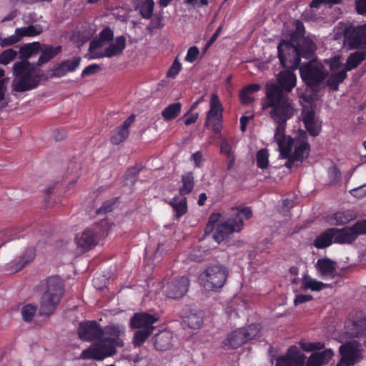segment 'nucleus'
<instances>
[{"instance_id": "obj_2", "label": "nucleus", "mask_w": 366, "mask_h": 366, "mask_svg": "<svg viewBox=\"0 0 366 366\" xmlns=\"http://www.w3.org/2000/svg\"><path fill=\"white\" fill-rule=\"evenodd\" d=\"M300 77L307 88L302 98L307 103H312L318 99V93L322 89V85L328 76V71L324 64L315 59H311L298 67Z\"/></svg>"}, {"instance_id": "obj_62", "label": "nucleus", "mask_w": 366, "mask_h": 366, "mask_svg": "<svg viewBox=\"0 0 366 366\" xmlns=\"http://www.w3.org/2000/svg\"><path fill=\"white\" fill-rule=\"evenodd\" d=\"M325 61L330 66L331 71L337 70L342 66L340 59L337 56L327 59Z\"/></svg>"}, {"instance_id": "obj_42", "label": "nucleus", "mask_w": 366, "mask_h": 366, "mask_svg": "<svg viewBox=\"0 0 366 366\" xmlns=\"http://www.w3.org/2000/svg\"><path fill=\"white\" fill-rule=\"evenodd\" d=\"M257 167L265 169L269 166V151L266 148L259 149L256 154Z\"/></svg>"}, {"instance_id": "obj_26", "label": "nucleus", "mask_w": 366, "mask_h": 366, "mask_svg": "<svg viewBox=\"0 0 366 366\" xmlns=\"http://www.w3.org/2000/svg\"><path fill=\"white\" fill-rule=\"evenodd\" d=\"M104 335L108 336L106 338L110 339L118 347L124 346V341L119 338L121 335L124 332V327L123 326L120 325H108L104 329Z\"/></svg>"}, {"instance_id": "obj_25", "label": "nucleus", "mask_w": 366, "mask_h": 366, "mask_svg": "<svg viewBox=\"0 0 366 366\" xmlns=\"http://www.w3.org/2000/svg\"><path fill=\"white\" fill-rule=\"evenodd\" d=\"M133 5L134 10L138 11L143 19L152 18L154 7L153 0H134Z\"/></svg>"}, {"instance_id": "obj_56", "label": "nucleus", "mask_w": 366, "mask_h": 366, "mask_svg": "<svg viewBox=\"0 0 366 366\" xmlns=\"http://www.w3.org/2000/svg\"><path fill=\"white\" fill-rule=\"evenodd\" d=\"M199 55V50L197 46H192L187 50L185 61L189 63L194 62Z\"/></svg>"}, {"instance_id": "obj_11", "label": "nucleus", "mask_w": 366, "mask_h": 366, "mask_svg": "<svg viewBox=\"0 0 366 366\" xmlns=\"http://www.w3.org/2000/svg\"><path fill=\"white\" fill-rule=\"evenodd\" d=\"M77 332L79 339L86 342L99 340L104 336V329L95 320H85L80 322Z\"/></svg>"}, {"instance_id": "obj_33", "label": "nucleus", "mask_w": 366, "mask_h": 366, "mask_svg": "<svg viewBox=\"0 0 366 366\" xmlns=\"http://www.w3.org/2000/svg\"><path fill=\"white\" fill-rule=\"evenodd\" d=\"M327 287L328 285L312 279L307 274H305L302 280L301 288L304 290H311L312 291L318 292Z\"/></svg>"}, {"instance_id": "obj_34", "label": "nucleus", "mask_w": 366, "mask_h": 366, "mask_svg": "<svg viewBox=\"0 0 366 366\" xmlns=\"http://www.w3.org/2000/svg\"><path fill=\"white\" fill-rule=\"evenodd\" d=\"M366 59V51H357L352 54H351L346 62L345 68L344 69L347 72L348 71H351L358 65L360 64L362 61H363Z\"/></svg>"}, {"instance_id": "obj_28", "label": "nucleus", "mask_w": 366, "mask_h": 366, "mask_svg": "<svg viewBox=\"0 0 366 366\" xmlns=\"http://www.w3.org/2000/svg\"><path fill=\"white\" fill-rule=\"evenodd\" d=\"M172 335L167 331H162L153 337L154 346L156 350L165 351L172 347Z\"/></svg>"}, {"instance_id": "obj_13", "label": "nucleus", "mask_w": 366, "mask_h": 366, "mask_svg": "<svg viewBox=\"0 0 366 366\" xmlns=\"http://www.w3.org/2000/svg\"><path fill=\"white\" fill-rule=\"evenodd\" d=\"M330 229L335 244H351L357 238L358 235L362 234L358 222L351 227H345L341 229L332 227Z\"/></svg>"}, {"instance_id": "obj_49", "label": "nucleus", "mask_w": 366, "mask_h": 366, "mask_svg": "<svg viewBox=\"0 0 366 366\" xmlns=\"http://www.w3.org/2000/svg\"><path fill=\"white\" fill-rule=\"evenodd\" d=\"M286 125L287 124H277L274 138L278 145L283 144L287 139L285 135Z\"/></svg>"}, {"instance_id": "obj_18", "label": "nucleus", "mask_w": 366, "mask_h": 366, "mask_svg": "<svg viewBox=\"0 0 366 366\" xmlns=\"http://www.w3.org/2000/svg\"><path fill=\"white\" fill-rule=\"evenodd\" d=\"M158 319L147 312H137L130 319L129 326L132 329L154 330V324Z\"/></svg>"}, {"instance_id": "obj_55", "label": "nucleus", "mask_w": 366, "mask_h": 366, "mask_svg": "<svg viewBox=\"0 0 366 366\" xmlns=\"http://www.w3.org/2000/svg\"><path fill=\"white\" fill-rule=\"evenodd\" d=\"M139 172L140 170L135 167L128 169L124 175V179L127 184L131 183V184H134L137 179Z\"/></svg>"}, {"instance_id": "obj_21", "label": "nucleus", "mask_w": 366, "mask_h": 366, "mask_svg": "<svg viewBox=\"0 0 366 366\" xmlns=\"http://www.w3.org/2000/svg\"><path fill=\"white\" fill-rule=\"evenodd\" d=\"M39 48L41 55L37 61V66H42L49 62L62 51V46L61 45L53 46L50 44H40Z\"/></svg>"}, {"instance_id": "obj_44", "label": "nucleus", "mask_w": 366, "mask_h": 366, "mask_svg": "<svg viewBox=\"0 0 366 366\" xmlns=\"http://www.w3.org/2000/svg\"><path fill=\"white\" fill-rule=\"evenodd\" d=\"M36 306L32 304H27L24 305L21 310L22 319L26 322H30L34 319L36 313Z\"/></svg>"}, {"instance_id": "obj_30", "label": "nucleus", "mask_w": 366, "mask_h": 366, "mask_svg": "<svg viewBox=\"0 0 366 366\" xmlns=\"http://www.w3.org/2000/svg\"><path fill=\"white\" fill-rule=\"evenodd\" d=\"M169 204L172 207L177 219H179L187 212V201L184 196H176L170 200Z\"/></svg>"}, {"instance_id": "obj_12", "label": "nucleus", "mask_w": 366, "mask_h": 366, "mask_svg": "<svg viewBox=\"0 0 366 366\" xmlns=\"http://www.w3.org/2000/svg\"><path fill=\"white\" fill-rule=\"evenodd\" d=\"M189 285L187 277L182 276L172 279L163 287V292L169 299H179L185 295Z\"/></svg>"}, {"instance_id": "obj_5", "label": "nucleus", "mask_w": 366, "mask_h": 366, "mask_svg": "<svg viewBox=\"0 0 366 366\" xmlns=\"http://www.w3.org/2000/svg\"><path fill=\"white\" fill-rule=\"evenodd\" d=\"M237 212L224 222L217 224L213 239L218 244L227 239L234 232H239L244 228V219H249L252 217V212L248 207H237Z\"/></svg>"}, {"instance_id": "obj_64", "label": "nucleus", "mask_w": 366, "mask_h": 366, "mask_svg": "<svg viewBox=\"0 0 366 366\" xmlns=\"http://www.w3.org/2000/svg\"><path fill=\"white\" fill-rule=\"evenodd\" d=\"M305 366H322L321 360L318 358V356L313 352L308 358Z\"/></svg>"}, {"instance_id": "obj_15", "label": "nucleus", "mask_w": 366, "mask_h": 366, "mask_svg": "<svg viewBox=\"0 0 366 366\" xmlns=\"http://www.w3.org/2000/svg\"><path fill=\"white\" fill-rule=\"evenodd\" d=\"M345 37L351 49H366V24L346 27Z\"/></svg>"}, {"instance_id": "obj_22", "label": "nucleus", "mask_w": 366, "mask_h": 366, "mask_svg": "<svg viewBox=\"0 0 366 366\" xmlns=\"http://www.w3.org/2000/svg\"><path fill=\"white\" fill-rule=\"evenodd\" d=\"M287 71H280L277 81L279 85H277L283 92H290L296 86L297 76L292 71L289 69Z\"/></svg>"}, {"instance_id": "obj_35", "label": "nucleus", "mask_w": 366, "mask_h": 366, "mask_svg": "<svg viewBox=\"0 0 366 366\" xmlns=\"http://www.w3.org/2000/svg\"><path fill=\"white\" fill-rule=\"evenodd\" d=\"M182 185L179 187L181 196L190 194L194 187V177L192 172H186L182 175Z\"/></svg>"}, {"instance_id": "obj_38", "label": "nucleus", "mask_w": 366, "mask_h": 366, "mask_svg": "<svg viewBox=\"0 0 366 366\" xmlns=\"http://www.w3.org/2000/svg\"><path fill=\"white\" fill-rule=\"evenodd\" d=\"M184 322L189 328L194 330L198 329L202 326L204 322L203 313L202 312H191L184 317Z\"/></svg>"}, {"instance_id": "obj_59", "label": "nucleus", "mask_w": 366, "mask_h": 366, "mask_svg": "<svg viewBox=\"0 0 366 366\" xmlns=\"http://www.w3.org/2000/svg\"><path fill=\"white\" fill-rule=\"evenodd\" d=\"M220 218V213H212L209 217L208 223L205 228V232L208 233L212 231L214 225L219 221Z\"/></svg>"}, {"instance_id": "obj_53", "label": "nucleus", "mask_w": 366, "mask_h": 366, "mask_svg": "<svg viewBox=\"0 0 366 366\" xmlns=\"http://www.w3.org/2000/svg\"><path fill=\"white\" fill-rule=\"evenodd\" d=\"M328 178L332 184H336L340 181L341 172L337 166L330 167L327 170Z\"/></svg>"}, {"instance_id": "obj_23", "label": "nucleus", "mask_w": 366, "mask_h": 366, "mask_svg": "<svg viewBox=\"0 0 366 366\" xmlns=\"http://www.w3.org/2000/svg\"><path fill=\"white\" fill-rule=\"evenodd\" d=\"M222 105L219 99L218 96L216 94H212L210 99V109L207 112V121L220 122L222 118Z\"/></svg>"}, {"instance_id": "obj_32", "label": "nucleus", "mask_w": 366, "mask_h": 366, "mask_svg": "<svg viewBox=\"0 0 366 366\" xmlns=\"http://www.w3.org/2000/svg\"><path fill=\"white\" fill-rule=\"evenodd\" d=\"M332 237L331 229H327L316 237L313 245L318 249L327 248L334 243Z\"/></svg>"}, {"instance_id": "obj_10", "label": "nucleus", "mask_w": 366, "mask_h": 366, "mask_svg": "<svg viewBox=\"0 0 366 366\" xmlns=\"http://www.w3.org/2000/svg\"><path fill=\"white\" fill-rule=\"evenodd\" d=\"M104 234L105 229L100 224H94L84 230L79 237H76L77 246L85 251L90 250L97 244L99 239Z\"/></svg>"}, {"instance_id": "obj_4", "label": "nucleus", "mask_w": 366, "mask_h": 366, "mask_svg": "<svg viewBox=\"0 0 366 366\" xmlns=\"http://www.w3.org/2000/svg\"><path fill=\"white\" fill-rule=\"evenodd\" d=\"M13 74L16 79L13 80L11 86L16 92L34 89L41 81H46V74L36 69L26 59H21L14 64Z\"/></svg>"}, {"instance_id": "obj_47", "label": "nucleus", "mask_w": 366, "mask_h": 366, "mask_svg": "<svg viewBox=\"0 0 366 366\" xmlns=\"http://www.w3.org/2000/svg\"><path fill=\"white\" fill-rule=\"evenodd\" d=\"M353 327H355V330L351 335L355 337H358L366 331V317L362 316L358 320L353 321Z\"/></svg>"}, {"instance_id": "obj_54", "label": "nucleus", "mask_w": 366, "mask_h": 366, "mask_svg": "<svg viewBox=\"0 0 366 366\" xmlns=\"http://www.w3.org/2000/svg\"><path fill=\"white\" fill-rule=\"evenodd\" d=\"M99 350L97 349L96 345L92 348L83 350L81 354V358L84 360L94 359L99 360Z\"/></svg>"}, {"instance_id": "obj_31", "label": "nucleus", "mask_w": 366, "mask_h": 366, "mask_svg": "<svg viewBox=\"0 0 366 366\" xmlns=\"http://www.w3.org/2000/svg\"><path fill=\"white\" fill-rule=\"evenodd\" d=\"M347 71L343 69L337 72H333L330 75L328 74L326 78L327 86L331 91H337L339 85L347 78Z\"/></svg>"}, {"instance_id": "obj_48", "label": "nucleus", "mask_w": 366, "mask_h": 366, "mask_svg": "<svg viewBox=\"0 0 366 366\" xmlns=\"http://www.w3.org/2000/svg\"><path fill=\"white\" fill-rule=\"evenodd\" d=\"M18 53L13 49L4 50L0 54V64L7 65L12 61L17 56Z\"/></svg>"}, {"instance_id": "obj_46", "label": "nucleus", "mask_w": 366, "mask_h": 366, "mask_svg": "<svg viewBox=\"0 0 366 366\" xmlns=\"http://www.w3.org/2000/svg\"><path fill=\"white\" fill-rule=\"evenodd\" d=\"M300 347L305 352H312L316 350H320L325 347V344L321 342H309L304 340H301L299 342Z\"/></svg>"}, {"instance_id": "obj_52", "label": "nucleus", "mask_w": 366, "mask_h": 366, "mask_svg": "<svg viewBox=\"0 0 366 366\" xmlns=\"http://www.w3.org/2000/svg\"><path fill=\"white\" fill-rule=\"evenodd\" d=\"M20 41H21L20 36L17 34V30L16 29L14 34L11 35L6 38L0 37V46L1 47H5V46L13 45L16 43L19 42Z\"/></svg>"}, {"instance_id": "obj_43", "label": "nucleus", "mask_w": 366, "mask_h": 366, "mask_svg": "<svg viewBox=\"0 0 366 366\" xmlns=\"http://www.w3.org/2000/svg\"><path fill=\"white\" fill-rule=\"evenodd\" d=\"M330 219L333 224L342 225L349 222L351 219H352V217L345 212H338L334 213L331 216Z\"/></svg>"}, {"instance_id": "obj_29", "label": "nucleus", "mask_w": 366, "mask_h": 366, "mask_svg": "<svg viewBox=\"0 0 366 366\" xmlns=\"http://www.w3.org/2000/svg\"><path fill=\"white\" fill-rule=\"evenodd\" d=\"M316 268L322 277H334L336 272V263L329 258H322L317 260Z\"/></svg>"}, {"instance_id": "obj_39", "label": "nucleus", "mask_w": 366, "mask_h": 366, "mask_svg": "<svg viewBox=\"0 0 366 366\" xmlns=\"http://www.w3.org/2000/svg\"><path fill=\"white\" fill-rule=\"evenodd\" d=\"M182 104L175 102L169 104L162 112V116L165 121H169L175 119L181 112Z\"/></svg>"}, {"instance_id": "obj_16", "label": "nucleus", "mask_w": 366, "mask_h": 366, "mask_svg": "<svg viewBox=\"0 0 366 366\" xmlns=\"http://www.w3.org/2000/svg\"><path fill=\"white\" fill-rule=\"evenodd\" d=\"M306 356L295 346H290L284 355L276 359L275 366H305Z\"/></svg>"}, {"instance_id": "obj_27", "label": "nucleus", "mask_w": 366, "mask_h": 366, "mask_svg": "<svg viewBox=\"0 0 366 366\" xmlns=\"http://www.w3.org/2000/svg\"><path fill=\"white\" fill-rule=\"evenodd\" d=\"M36 255L34 248H27L24 253L12 262V268L15 272L21 270L26 264L33 261Z\"/></svg>"}, {"instance_id": "obj_7", "label": "nucleus", "mask_w": 366, "mask_h": 366, "mask_svg": "<svg viewBox=\"0 0 366 366\" xmlns=\"http://www.w3.org/2000/svg\"><path fill=\"white\" fill-rule=\"evenodd\" d=\"M259 332L260 326L258 324H251L246 327L239 328L227 335L223 341L224 347L227 350L238 348L257 337Z\"/></svg>"}, {"instance_id": "obj_63", "label": "nucleus", "mask_w": 366, "mask_h": 366, "mask_svg": "<svg viewBox=\"0 0 366 366\" xmlns=\"http://www.w3.org/2000/svg\"><path fill=\"white\" fill-rule=\"evenodd\" d=\"M114 205V202H111V201L105 202L100 208L97 209L96 214L99 215V214H105L109 212H111L113 209Z\"/></svg>"}, {"instance_id": "obj_60", "label": "nucleus", "mask_w": 366, "mask_h": 366, "mask_svg": "<svg viewBox=\"0 0 366 366\" xmlns=\"http://www.w3.org/2000/svg\"><path fill=\"white\" fill-rule=\"evenodd\" d=\"M104 43L112 41L114 38V32L109 27L103 29L98 36Z\"/></svg>"}, {"instance_id": "obj_14", "label": "nucleus", "mask_w": 366, "mask_h": 366, "mask_svg": "<svg viewBox=\"0 0 366 366\" xmlns=\"http://www.w3.org/2000/svg\"><path fill=\"white\" fill-rule=\"evenodd\" d=\"M81 61L80 56H75L71 59H66L59 64H56L48 71L45 79L60 78L65 76L67 73L74 72L79 66Z\"/></svg>"}, {"instance_id": "obj_8", "label": "nucleus", "mask_w": 366, "mask_h": 366, "mask_svg": "<svg viewBox=\"0 0 366 366\" xmlns=\"http://www.w3.org/2000/svg\"><path fill=\"white\" fill-rule=\"evenodd\" d=\"M227 269L219 265L208 267L199 277L202 286L208 291L222 287L227 277Z\"/></svg>"}, {"instance_id": "obj_24", "label": "nucleus", "mask_w": 366, "mask_h": 366, "mask_svg": "<svg viewBox=\"0 0 366 366\" xmlns=\"http://www.w3.org/2000/svg\"><path fill=\"white\" fill-rule=\"evenodd\" d=\"M99 342L96 345L97 349L99 350V360H102L107 357H110L117 352L116 347L117 345L110 339L102 337L99 340Z\"/></svg>"}, {"instance_id": "obj_45", "label": "nucleus", "mask_w": 366, "mask_h": 366, "mask_svg": "<svg viewBox=\"0 0 366 366\" xmlns=\"http://www.w3.org/2000/svg\"><path fill=\"white\" fill-rule=\"evenodd\" d=\"M295 30L292 32L290 36V39L288 41L296 42L297 40H300L302 37H305V29L303 23L297 20L295 23Z\"/></svg>"}, {"instance_id": "obj_9", "label": "nucleus", "mask_w": 366, "mask_h": 366, "mask_svg": "<svg viewBox=\"0 0 366 366\" xmlns=\"http://www.w3.org/2000/svg\"><path fill=\"white\" fill-rule=\"evenodd\" d=\"M339 352L341 356L339 362L343 366H353L362 360V349L356 340L348 341L340 345Z\"/></svg>"}, {"instance_id": "obj_58", "label": "nucleus", "mask_w": 366, "mask_h": 366, "mask_svg": "<svg viewBox=\"0 0 366 366\" xmlns=\"http://www.w3.org/2000/svg\"><path fill=\"white\" fill-rule=\"evenodd\" d=\"M220 154L226 156L234 154L232 144L227 139H223L220 142Z\"/></svg>"}, {"instance_id": "obj_36", "label": "nucleus", "mask_w": 366, "mask_h": 366, "mask_svg": "<svg viewBox=\"0 0 366 366\" xmlns=\"http://www.w3.org/2000/svg\"><path fill=\"white\" fill-rule=\"evenodd\" d=\"M40 43L35 41L22 46L19 49V59L28 60L33 54L39 52Z\"/></svg>"}, {"instance_id": "obj_40", "label": "nucleus", "mask_w": 366, "mask_h": 366, "mask_svg": "<svg viewBox=\"0 0 366 366\" xmlns=\"http://www.w3.org/2000/svg\"><path fill=\"white\" fill-rule=\"evenodd\" d=\"M154 330L140 329L134 333L132 343L135 347L142 346L147 339L152 334Z\"/></svg>"}, {"instance_id": "obj_41", "label": "nucleus", "mask_w": 366, "mask_h": 366, "mask_svg": "<svg viewBox=\"0 0 366 366\" xmlns=\"http://www.w3.org/2000/svg\"><path fill=\"white\" fill-rule=\"evenodd\" d=\"M129 134V129H125L119 126L114 131L113 134L111 137V142L114 145H118L127 139Z\"/></svg>"}, {"instance_id": "obj_19", "label": "nucleus", "mask_w": 366, "mask_h": 366, "mask_svg": "<svg viewBox=\"0 0 366 366\" xmlns=\"http://www.w3.org/2000/svg\"><path fill=\"white\" fill-rule=\"evenodd\" d=\"M126 47V38L124 36H119L115 39L114 42L111 43L104 52L94 53V59H100L103 57L111 58L122 53Z\"/></svg>"}, {"instance_id": "obj_3", "label": "nucleus", "mask_w": 366, "mask_h": 366, "mask_svg": "<svg viewBox=\"0 0 366 366\" xmlns=\"http://www.w3.org/2000/svg\"><path fill=\"white\" fill-rule=\"evenodd\" d=\"M266 97L267 102L263 104V109L272 108L270 117L273 121L276 124H287L295 112L292 100L274 83L267 84Z\"/></svg>"}, {"instance_id": "obj_57", "label": "nucleus", "mask_w": 366, "mask_h": 366, "mask_svg": "<svg viewBox=\"0 0 366 366\" xmlns=\"http://www.w3.org/2000/svg\"><path fill=\"white\" fill-rule=\"evenodd\" d=\"M315 353L318 356L320 360H321L322 365L327 363L334 355V352L332 349H326L322 352H315Z\"/></svg>"}, {"instance_id": "obj_1", "label": "nucleus", "mask_w": 366, "mask_h": 366, "mask_svg": "<svg viewBox=\"0 0 366 366\" xmlns=\"http://www.w3.org/2000/svg\"><path fill=\"white\" fill-rule=\"evenodd\" d=\"M316 50V44L308 37L296 42L282 39L277 46V56L284 68L295 70L300 66L301 58L313 59Z\"/></svg>"}, {"instance_id": "obj_6", "label": "nucleus", "mask_w": 366, "mask_h": 366, "mask_svg": "<svg viewBox=\"0 0 366 366\" xmlns=\"http://www.w3.org/2000/svg\"><path fill=\"white\" fill-rule=\"evenodd\" d=\"M46 289L41 301L39 313L50 316L54 313L64 295V283L58 276H52L46 280Z\"/></svg>"}, {"instance_id": "obj_17", "label": "nucleus", "mask_w": 366, "mask_h": 366, "mask_svg": "<svg viewBox=\"0 0 366 366\" xmlns=\"http://www.w3.org/2000/svg\"><path fill=\"white\" fill-rule=\"evenodd\" d=\"M302 121L310 136L315 137L320 134L322 121L316 115L314 108L303 109L302 112Z\"/></svg>"}, {"instance_id": "obj_20", "label": "nucleus", "mask_w": 366, "mask_h": 366, "mask_svg": "<svg viewBox=\"0 0 366 366\" xmlns=\"http://www.w3.org/2000/svg\"><path fill=\"white\" fill-rule=\"evenodd\" d=\"M298 145L295 147L292 155L294 158L302 162L309 156L310 152V145L307 142V132L300 130L297 137Z\"/></svg>"}, {"instance_id": "obj_50", "label": "nucleus", "mask_w": 366, "mask_h": 366, "mask_svg": "<svg viewBox=\"0 0 366 366\" xmlns=\"http://www.w3.org/2000/svg\"><path fill=\"white\" fill-rule=\"evenodd\" d=\"M182 69V65L179 61L178 57H176V59L174 60L172 66L169 69L167 73V77L168 78H175L180 71Z\"/></svg>"}, {"instance_id": "obj_61", "label": "nucleus", "mask_w": 366, "mask_h": 366, "mask_svg": "<svg viewBox=\"0 0 366 366\" xmlns=\"http://www.w3.org/2000/svg\"><path fill=\"white\" fill-rule=\"evenodd\" d=\"M101 69L99 65L93 64L87 66L81 72V76L85 77L96 74Z\"/></svg>"}, {"instance_id": "obj_51", "label": "nucleus", "mask_w": 366, "mask_h": 366, "mask_svg": "<svg viewBox=\"0 0 366 366\" xmlns=\"http://www.w3.org/2000/svg\"><path fill=\"white\" fill-rule=\"evenodd\" d=\"M20 41H21L20 36L17 34V30L16 29L14 34L11 35L6 38L0 37V46L1 47H5V46L13 45L16 43L19 42Z\"/></svg>"}, {"instance_id": "obj_37", "label": "nucleus", "mask_w": 366, "mask_h": 366, "mask_svg": "<svg viewBox=\"0 0 366 366\" xmlns=\"http://www.w3.org/2000/svg\"><path fill=\"white\" fill-rule=\"evenodd\" d=\"M16 30L21 40L26 36L33 37L38 36L43 31L42 26L39 24L19 27L16 28Z\"/></svg>"}]
</instances>
